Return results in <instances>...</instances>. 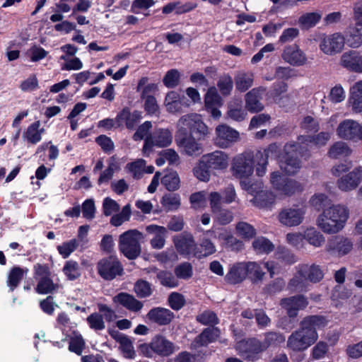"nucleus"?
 Wrapping results in <instances>:
<instances>
[{
  "label": "nucleus",
  "mask_w": 362,
  "mask_h": 362,
  "mask_svg": "<svg viewBox=\"0 0 362 362\" xmlns=\"http://www.w3.org/2000/svg\"><path fill=\"white\" fill-rule=\"evenodd\" d=\"M321 14L317 12L307 13L302 15L299 19V24L305 28H310L315 26L321 19Z\"/></svg>",
  "instance_id": "nucleus-51"
},
{
  "label": "nucleus",
  "mask_w": 362,
  "mask_h": 362,
  "mask_svg": "<svg viewBox=\"0 0 362 362\" xmlns=\"http://www.w3.org/2000/svg\"><path fill=\"white\" fill-rule=\"evenodd\" d=\"M156 279L162 286L165 287L175 288L178 286V280L168 271L160 270L157 274Z\"/></svg>",
  "instance_id": "nucleus-49"
},
{
  "label": "nucleus",
  "mask_w": 362,
  "mask_h": 362,
  "mask_svg": "<svg viewBox=\"0 0 362 362\" xmlns=\"http://www.w3.org/2000/svg\"><path fill=\"white\" fill-rule=\"evenodd\" d=\"M204 104L206 108L222 105V98L214 86L208 88L204 96Z\"/></svg>",
  "instance_id": "nucleus-48"
},
{
  "label": "nucleus",
  "mask_w": 362,
  "mask_h": 362,
  "mask_svg": "<svg viewBox=\"0 0 362 362\" xmlns=\"http://www.w3.org/2000/svg\"><path fill=\"white\" fill-rule=\"evenodd\" d=\"M296 272L291 279L290 288L301 291L305 287L308 281L318 283L324 278L322 267L316 264H302L296 267Z\"/></svg>",
  "instance_id": "nucleus-7"
},
{
  "label": "nucleus",
  "mask_w": 362,
  "mask_h": 362,
  "mask_svg": "<svg viewBox=\"0 0 362 362\" xmlns=\"http://www.w3.org/2000/svg\"><path fill=\"white\" fill-rule=\"evenodd\" d=\"M266 90L265 87L259 86L252 88L245 94V108L247 111L255 113L261 112L264 109V105L261 103V100Z\"/></svg>",
  "instance_id": "nucleus-22"
},
{
  "label": "nucleus",
  "mask_w": 362,
  "mask_h": 362,
  "mask_svg": "<svg viewBox=\"0 0 362 362\" xmlns=\"http://www.w3.org/2000/svg\"><path fill=\"white\" fill-rule=\"evenodd\" d=\"M276 149L277 146L275 144H271L263 151H257L255 154L251 151H244L236 155L231 163L232 175L241 180L244 188L246 183L243 180L252 175L255 168L257 176L262 177L266 174L268 158Z\"/></svg>",
  "instance_id": "nucleus-1"
},
{
  "label": "nucleus",
  "mask_w": 362,
  "mask_h": 362,
  "mask_svg": "<svg viewBox=\"0 0 362 362\" xmlns=\"http://www.w3.org/2000/svg\"><path fill=\"white\" fill-rule=\"evenodd\" d=\"M349 214V209L346 205L333 204L319 215L317 225L325 233H337L344 228Z\"/></svg>",
  "instance_id": "nucleus-4"
},
{
  "label": "nucleus",
  "mask_w": 362,
  "mask_h": 362,
  "mask_svg": "<svg viewBox=\"0 0 362 362\" xmlns=\"http://www.w3.org/2000/svg\"><path fill=\"white\" fill-rule=\"evenodd\" d=\"M40 121H35L30 124L23 132V139L28 144L35 145L42 140V135L45 132V129L40 127Z\"/></svg>",
  "instance_id": "nucleus-34"
},
{
  "label": "nucleus",
  "mask_w": 362,
  "mask_h": 362,
  "mask_svg": "<svg viewBox=\"0 0 362 362\" xmlns=\"http://www.w3.org/2000/svg\"><path fill=\"white\" fill-rule=\"evenodd\" d=\"M146 231L151 236L150 244L154 250H161L165 245V240L168 236V229L164 226L151 224L146 227Z\"/></svg>",
  "instance_id": "nucleus-24"
},
{
  "label": "nucleus",
  "mask_w": 362,
  "mask_h": 362,
  "mask_svg": "<svg viewBox=\"0 0 362 362\" xmlns=\"http://www.w3.org/2000/svg\"><path fill=\"white\" fill-rule=\"evenodd\" d=\"M176 129L187 134L189 130V134H195L198 140H205L211 134L209 127L203 121L202 116L197 113L187 114L180 117L176 123Z\"/></svg>",
  "instance_id": "nucleus-8"
},
{
  "label": "nucleus",
  "mask_w": 362,
  "mask_h": 362,
  "mask_svg": "<svg viewBox=\"0 0 362 362\" xmlns=\"http://www.w3.org/2000/svg\"><path fill=\"white\" fill-rule=\"evenodd\" d=\"M175 144L182 155L197 158L204 152L203 144L193 135L180 132L176 130L175 136Z\"/></svg>",
  "instance_id": "nucleus-12"
},
{
  "label": "nucleus",
  "mask_w": 362,
  "mask_h": 362,
  "mask_svg": "<svg viewBox=\"0 0 362 362\" xmlns=\"http://www.w3.org/2000/svg\"><path fill=\"white\" fill-rule=\"evenodd\" d=\"M305 147L298 143H288L284 146V153L281 156L279 165L281 169L288 175H294L301 168V161L299 156L303 157L306 152Z\"/></svg>",
  "instance_id": "nucleus-10"
},
{
  "label": "nucleus",
  "mask_w": 362,
  "mask_h": 362,
  "mask_svg": "<svg viewBox=\"0 0 362 362\" xmlns=\"http://www.w3.org/2000/svg\"><path fill=\"white\" fill-rule=\"evenodd\" d=\"M252 247L258 254H268L274 250L273 243L264 237H259L252 243Z\"/></svg>",
  "instance_id": "nucleus-46"
},
{
  "label": "nucleus",
  "mask_w": 362,
  "mask_h": 362,
  "mask_svg": "<svg viewBox=\"0 0 362 362\" xmlns=\"http://www.w3.org/2000/svg\"><path fill=\"white\" fill-rule=\"evenodd\" d=\"M330 139V135L329 133L326 132H320L315 136H300L298 138L297 142L301 146H304V150L305 152L308 151V147H312L313 146H321L326 144V143Z\"/></svg>",
  "instance_id": "nucleus-35"
},
{
  "label": "nucleus",
  "mask_w": 362,
  "mask_h": 362,
  "mask_svg": "<svg viewBox=\"0 0 362 362\" xmlns=\"http://www.w3.org/2000/svg\"><path fill=\"white\" fill-rule=\"evenodd\" d=\"M308 304L307 299L303 296H293L282 299L281 305L287 311V314L291 317L297 315L299 310L304 309Z\"/></svg>",
  "instance_id": "nucleus-26"
},
{
  "label": "nucleus",
  "mask_w": 362,
  "mask_h": 362,
  "mask_svg": "<svg viewBox=\"0 0 362 362\" xmlns=\"http://www.w3.org/2000/svg\"><path fill=\"white\" fill-rule=\"evenodd\" d=\"M227 109V117L233 121L241 122L247 117V110L243 107L240 98H232L228 103Z\"/></svg>",
  "instance_id": "nucleus-28"
},
{
  "label": "nucleus",
  "mask_w": 362,
  "mask_h": 362,
  "mask_svg": "<svg viewBox=\"0 0 362 362\" xmlns=\"http://www.w3.org/2000/svg\"><path fill=\"white\" fill-rule=\"evenodd\" d=\"M142 118L141 112L134 111L130 113L128 109H124L116 117V123L119 127L126 126L128 129H133Z\"/></svg>",
  "instance_id": "nucleus-32"
},
{
  "label": "nucleus",
  "mask_w": 362,
  "mask_h": 362,
  "mask_svg": "<svg viewBox=\"0 0 362 362\" xmlns=\"http://www.w3.org/2000/svg\"><path fill=\"white\" fill-rule=\"evenodd\" d=\"M147 317L159 325H166L174 318V313L167 308L158 307L151 309Z\"/></svg>",
  "instance_id": "nucleus-30"
},
{
  "label": "nucleus",
  "mask_w": 362,
  "mask_h": 362,
  "mask_svg": "<svg viewBox=\"0 0 362 362\" xmlns=\"http://www.w3.org/2000/svg\"><path fill=\"white\" fill-rule=\"evenodd\" d=\"M229 156L224 151L216 150L203 155L193 168L194 175L202 182L210 180L211 174L225 171L228 167Z\"/></svg>",
  "instance_id": "nucleus-3"
},
{
  "label": "nucleus",
  "mask_w": 362,
  "mask_h": 362,
  "mask_svg": "<svg viewBox=\"0 0 362 362\" xmlns=\"http://www.w3.org/2000/svg\"><path fill=\"white\" fill-rule=\"evenodd\" d=\"M63 272L70 281H74L81 276L79 265L73 260L66 262L63 268Z\"/></svg>",
  "instance_id": "nucleus-52"
},
{
  "label": "nucleus",
  "mask_w": 362,
  "mask_h": 362,
  "mask_svg": "<svg viewBox=\"0 0 362 362\" xmlns=\"http://www.w3.org/2000/svg\"><path fill=\"white\" fill-rule=\"evenodd\" d=\"M134 291L139 298H146L152 294L151 285L143 279L138 280L134 285Z\"/></svg>",
  "instance_id": "nucleus-57"
},
{
  "label": "nucleus",
  "mask_w": 362,
  "mask_h": 362,
  "mask_svg": "<svg viewBox=\"0 0 362 362\" xmlns=\"http://www.w3.org/2000/svg\"><path fill=\"white\" fill-rule=\"evenodd\" d=\"M98 273L105 280L113 279V259L110 256L101 259L98 264Z\"/></svg>",
  "instance_id": "nucleus-41"
},
{
  "label": "nucleus",
  "mask_w": 362,
  "mask_h": 362,
  "mask_svg": "<svg viewBox=\"0 0 362 362\" xmlns=\"http://www.w3.org/2000/svg\"><path fill=\"white\" fill-rule=\"evenodd\" d=\"M341 65L356 73H362V54L356 52H347L341 57Z\"/></svg>",
  "instance_id": "nucleus-27"
},
{
  "label": "nucleus",
  "mask_w": 362,
  "mask_h": 362,
  "mask_svg": "<svg viewBox=\"0 0 362 362\" xmlns=\"http://www.w3.org/2000/svg\"><path fill=\"white\" fill-rule=\"evenodd\" d=\"M282 59L293 66H302L308 64L306 54L296 45L286 46L281 54Z\"/></svg>",
  "instance_id": "nucleus-20"
},
{
  "label": "nucleus",
  "mask_w": 362,
  "mask_h": 362,
  "mask_svg": "<svg viewBox=\"0 0 362 362\" xmlns=\"http://www.w3.org/2000/svg\"><path fill=\"white\" fill-rule=\"evenodd\" d=\"M285 341V337L281 334L268 333L263 341L257 339H249L238 341L235 346L239 354L250 361H254L258 358L257 355L266 350L274 344H280Z\"/></svg>",
  "instance_id": "nucleus-5"
},
{
  "label": "nucleus",
  "mask_w": 362,
  "mask_h": 362,
  "mask_svg": "<svg viewBox=\"0 0 362 362\" xmlns=\"http://www.w3.org/2000/svg\"><path fill=\"white\" fill-rule=\"evenodd\" d=\"M35 278L37 281L35 291L40 294L52 293L59 288V285L50 278V271L47 265L37 264L34 267Z\"/></svg>",
  "instance_id": "nucleus-14"
},
{
  "label": "nucleus",
  "mask_w": 362,
  "mask_h": 362,
  "mask_svg": "<svg viewBox=\"0 0 362 362\" xmlns=\"http://www.w3.org/2000/svg\"><path fill=\"white\" fill-rule=\"evenodd\" d=\"M175 247L178 252L195 256L197 247L193 238L190 235H180L173 238Z\"/></svg>",
  "instance_id": "nucleus-29"
},
{
  "label": "nucleus",
  "mask_w": 362,
  "mask_h": 362,
  "mask_svg": "<svg viewBox=\"0 0 362 362\" xmlns=\"http://www.w3.org/2000/svg\"><path fill=\"white\" fill-rule=\"evenodd\" d=\"M144 239V235L138 230H129L119 236V246L120 251L129 259H136L141 252L139 242Z\"/></svg>",
  "instance_id": "nucleus-11"
},
{
  "label": "nucleus",
  "mask_w": 362,
  "mask_h": 362,
  "mask_svg": "<svg viewBox=\"0 0 362 362\" xmlns=\"http://www.w3.org/2000/svg\"><path fill=\"white\" fill-rule=\"evenodd\" d=\"M353 249V241L348 238L337 236L331 239L327 245V250L334 252L339 256H344Z\"/></svg>",
  "instance_id": "nucleus-25"
},
{
  "label": "nucleus",
  "mask_w": 362,
  "mask_h": 362,
  "mask_svg": "<svg viewBox=\"0 0 362 362\" xmlns=\"http://www.w3.org/2000/svg\"><path fill=\"white\" fill-rule=\"evenodd\" d=\"M146 161L144 159H137L135 161L129 163L126 168L130 172L134 178H140L144 173V167Z\"/></svg>",
  "instance_id": "nucleus-56"
},
{
  "label": "nucleus",
  "mask_w": 362,
  "mask_h": 362,
  "mask_svg": "<svg viewBox=\"0 0 362 362\" xmlns=\"http://www.w3.org/2000/svg\"><path fill=\"white\" fill-rule=\"evenodd\" d=\"M220 335V330L216 327H209L205 329L198 335L191 344L192 349H197L200 346H206L216 340Z\"/></svg>",
  "instance_id": "nucleus-33"
},
{
  "label": "nucleus",
  "mask_w": 362,
  "mask_h": 362,
  "mask_svg": "<svg viewBox=\"0 0 362 362\" xmlns=\"http://www.w3.org/2000/svg\"><path fill=\"white\" fill-rule=\"evenodd\" d=\"M327 322L326 318L321 315L305 317L300 322V329L292 333L288 337V347L293 351L306 349L317 341V329L325 327Z\"/></svg>",
  "instance_id": "nucleus-2"
},
{
  "label": "nucleus",
  "mask_w": 362,
  "mask_h": 362,
  "mask_svg": "<svg viewBox=\"0 0 362 362\" xmlns=\"http://www.w3.org/2000/svg\"><path fill=\"white\" fill-rule=\"evenodd\" d=\"M206 192L204 191L198 192L192 194L190 197V203L193 208L200 209L206 205L207 196Z\"/></svg>",
  "instance_id": "nucleus-63"
},
{
  "label": "nucleus",
  "mask_w": 362,
  "mask_h": 362,
  "mask_svg": "<svg viewBox=\"0 0 362 362\" xmlns=\"http://www.w3.org/2000/svg\"><path fill=\"white\" fill-rule=\"evenodd\" d=\"M78 246L76 239H71L57 246V250L63 258H67Z\"/></svg>",
  "instance_id": "nucleus-58"
},
{
  "label": "nucleus",
  "mask_w": 362,
  "mask_h": 362,
  "mask_svg": "<svg viewBox=\"0 0 362 362\" xmlns=\"http://www.w3.org/2000/svg\"><path fill=\"white\" fill-rule=\"evenodd\" d=\"M161 204L165 211H175L180 204V197L177 194H166L161 199Z\"/></svg>",
  "instance_id": "nucleus-47"
},
{
  "label": "nucleus",
  "mask_w": 362,
  "mask_h": 362,
  "mask_svg": "<svg viewBox=\"0 0 362 362\" xmlns=\"http://www.w3.org/2000/svg\"><path fill=\"white\" fill-rule=\"evenodd\" d=\"M346 42L350 47H358L362 44V25L350 27L346 33Z\"/></svg>",
  "instance_id": "nucleus-40"
},
{
  "label": "nucleus",
  "mask_w": 362,
  "mask_h": 362,
  "mask_svg": "<svg viewBox=\"0 0 362 362\" xmlns=\"http://www.w3.org/2000/svg\"><path fill=\"white\" fill-rule=\"evenodd\" d=\"M214 219L221 225H226L230 223L233 219V214L231 211L226 209H219L213 212Z\"/></svg>",
  "instance_id": "nucleus-60"
},
{
  "label": "nucleus",
  "mask_w": 362,
  "mask_h": 362,
  "mask_svg": "<svg viewBox=\"0 0 362 362\" xmlns=\"http://www.w3.org/2000/svg\"><path fill=\"white\" fill-rule=\"evenodd\" d=\"M217 86L223 95H229L233 88V81L231 76L228 74L221 76L217 82Z\"/></svg>",
  "instance_id": "nucleus-54"
},
{
  "label": "nucleus",
  "mask_w": 362,
  "mask_h": 362,
  "mask_svg": "<svg viewBox=\"0 0 362 362\" xmlns=\"http://www.w3.org/2000/svg\"><path fill=\"white\" fill-rule=\"evenodd\" d=\"M116 299L118 303L127 309L133 312H138L143 307L141 302L136 300L133 296L126 293H121L118 294L116 296Z\"/></svg>",
  "instance_id": "nucleus-38"
},
{
  "label": "nucleus",
  "mask_w": 362,
  "mask_h": 362,
  "mask_svg": "<svg viewBox=\"0 0 362 362\" xmlns=\"http://www.w3.org/2000/svg\"><path fill=\"white\" fill-rule=\"evenodd\" d=\"M345 38L339 33L323 35L320 40L319 48L326 55L339 53L344 46Z\"/></svg>",
  "instance_id": "nucleus-18"
},
{
  "label": "nucleus",
  "mask_w": 362,
  "mask_h": 362,
  "mask_svg": "<svg viewBox=\"0 0 362 362\" xmlns=\"http://www.w3.org/2000/svg\"><path fill=\"white\" fill-rule=\"evenodd\" d=\"M245 263L247 275H249L253 281L262 280L265 273L263 272L260 264L255 262H248Z\"/></svg>",
  "instance_id": "nucleus-53"
},
{
  "label": "nucleus",
  "mask_w": 362,
  "mask_h": 362,
  "mask_svg": "<svg viewBox=\"0 0 362 362\" xmlns=\"http://www.w3.org/2000/svg\"><path fill=\"white\" fill-rule=\"evenodd\" d=\"M362 182V166L355 168L349 173L341 176L337 181V187L343 192L351 191Z\"/></svg>",
  "instance_id": "nucleus-21"
},
{
  "label": "nucleus",
  "mask_w": 362,
  "mask_h": 362,
  "mask_svg": "<svg viewBox=\"0 0 362 362\" xmlns=\"http://www.w3.org/2000/svg\"><path fill=\"white\" fill-rule=\"evenodd\" d=\"M329 202V199L327 195L324 193H315L309 200L310 204L317 211L324 208Z\"/></svg>",
  "instance_id": "nucleus-61"
},
{
  "label": "nucleus",
  "mask_w": 362,
  "mask_h": 362,
  "mask_svg": "<svg viewBox=\"0 0 362 362\" xmlns=\"http://www.w3.org/2000/svg\"><path fill=\"white\" fill-rule=\"evenodd\" d=\"M216 249L214 245L208 239H204L200 244L199 247H197L195 257L201 258L206 257L215 252Z\"/></svg>",
  "instance_id": "nucleus-59"
},
{
  "label": "nucleus",
  "mask_w": 362,
  "mask_h": 362,
  "mask_svg": "<svg viewBox=\"0 0 362 362\" xmlns=\"http://www.w3.org/2000/svg\"><path fill=\"white\" fill-rule=\"evenodd\" d=\"M337 134L343 139L362 141V124L354 119H345L339 123Z\"/></svg>",
  "instance_id": "nucleus-19"
},
{
  "label": "nucleus",
  "mask_w": 362,
  "mask_h": 362,
  "mask_svg": "<svg viewBox=\"0 0 362 362\" xmlns=\"http://www.w3.org/2000/svg\"><path fill=\"white\" fill-rule=\"evenodd\" d=\"M236 231L239 236L245 239H251L256 234V230L248 223L240 221L236 225Z\"/></svg>",
  "instance_id": "nucleus-55"
},
{
  "label": "nucleus",
  "mask_w": 362,
  "mask_h": 362,
  "mask_svg": "<svg viewBox=\"0 0 362 362\" xmlns=\"http://www.w3.org/2000/svg\"><path fill=\"white\" fill-rule=\"evenodd\" d=\"M180 78V74L177 69H170L165 74L163 82L166 87L172 88L179 84Z\"/></svg>",
  "instance_id": "nucleus-62"
},
{
  "label": "nucleus",
  "mask_w": 362,
  "mask_h": 362,
  "mask_svg": "<svg viewBox=\"0 0 362 362\" xmlns=\"http://www.w3.org/2000/svg\"><path fill=\"white\" fill-rule=\"evenodd\" d=\"M254 82V74L250 71H240L235 76V88L240 92L247 90Z\"/></svg>",
  "instance_id": "nucleus-37"
},
{
  "label": "nucleus",
  "mask_w": 362,
  "mask_h": 362,
  "mask_svg": "<svg viewBox=\"0 0 362 362\" xmlns=\"http://www.w3.org/2000/svg\"><path fill=\"white\" fill-rule=\"evenodd\" d=\"M161 183L168 191H175L180 187V177L177 172L170 171L162 177Z\"/></svg>",
  "instance_id": "nucleus-45"
},
{
  "label": "nucleus",
  "mask_w": 362,
  "mask_h": 362,
  "mask_svg": "<svg viewBox=\"0 0 362 362\" xmlns=\"http://www.w3.org/2000/svg\"><path fill=\"white\" fill-rule=\"evenodd\" d=\"M351 152V149L346 143L338 141L330 148L329 156L332 158L337 159L349 156Z\"/></svg>",
  "instance_id": "nucleus-44"
},
{
  "label": "nucleus",
  "mask_w": 362,
  "mask_h": 362,
  "mask_svg": "<svg viewBox=\"0 0 362 362\" xmlns=\"http://www.w3.org/2000/svg\"><path fill=\"white\" fill-rule=\"evenodd\" d=\"M173 141L172 132L168 129H158L150 136H147L143 146V154L148 156L152 152L153 147H166Z\"/></svg>",
  "instance_id": "nucleus-15"
},
{
  "label": "nucleus",
  "mask_w": 362,
  "mask_h": 362,
  "mask_svg": "<svg viewBox=\"0 0 362 362\" xmlns=\"http://www.w3.org/2000/svg\"><path fill=\"white\" fill-rule=\"evenodd\" d=\"M138 349L143 356L152 358L154 356L168 357L179 348L163 335L156 334L150 342L140 344Z\"/></svg>",
  "instance_id": "nucleus-6"
},
{
  "label": "nucleus",
  "mask_w": 362,
  "mask_h": 362,
  "mask_svg": "<svg viewBox=\"0 0 362 362\" xmlns=\"http://www.w3.org/2000/svg\"><path fill=\"white\" fill-rule=\"evenodd\" d=\"M115 341L119 344V349L125 358H134L135 351L131 339L122 333L115 332Z\"/></svg>",
  "instance_id": "nucleus-36"
},
{
  "label": "nucleus",
  "mask_w": 362,
  "mask_h": 362,
  "mask_svg": "<svg viewBox=\"0 0 362 362\" xmlns=\"http://www.w3.org/2000/svg\"><path fill=\"white\" fill-rule=\"evenodd\" d=\"M239 139V132L227 124H218L215 129L214 144L221 148L230 147Z\"/></svg>",
  "instance_id": "nucleus-16"
},
{
  "label": "nucleus",
  "mask_w": 362,
  "mask_h": 362,
  "mask_svg": "<svg viewBox=\"0 0 362 362\" xmlns=\"http://www.w3.org/2000/svg\"><path fill=\"white\" fill-rule=\"evenodd\" d=\"M218 239L222 241L227 247L232 250H240L243 248V243L233 236L230 233L223 230L218 235Z\"/></svg>",
  "instance_id": "nucleus-43"
},
{
  "label": "nucleus",
  "mask_w": 362,
  "mask_h": 362,
  "mask_svg": "<svg viewBox=\"0 0 362 362\" xmlns=\"http://www.w3.org/2000/svg\"><path fill=\"white\" fill-rule=\"evenodd\" d=\"M305 209L299 205H293L283 208L279 213L278 220L285 226L293 227L299 226L304 219Z\"/></svg>",
  "instance_id": "nucleus-17"
},
{
  "label": "nucleus",
  "mask_w": 362,
  "mask_h": 362,
  "mask_svg": "<svg viewBox=\"0 0 362 362\" xmlns=\"http://www.w3.org/2000/svg\"><path fill=\"white\" fill-rule=\"evenodd\" d=\"M245 262H238L232 265L225 276V280L231 284L242 282L247 277Z\"/></svg>",
  "instance_id": "nucleus-31"
},
{
  "label": "nucleus",
  "mask_w": 362,
  "mask_h": 362,
  "mask_svg": "<svg viewBox=\"0 0 362 362\" xmlns=\"http://www.w3.org/2000/svg\"><path fill=\"white\" fill-rule=\"evenodd\" d=\"M262 183L245 184L244 186V189L254 197L250 202L255 206L259 209H271L278 197L272 191L262 190Z\"/></svg>",
  "instance_id": "nucleus-13"
},
{
  "label": "nucleus",
  "mask_w": 362,
  "mask_h": 362,
  "mask_svg": "<svg viewBox=\"0 0 362 362\" xmlns=\"http://www.w3.org/2000/svg\"><path fill=\"white\" fill-rule=\"evenodd\" d=\"M28 271V269H22L19 267H14L11 270L7 279V285L10 291H13L18 286L24 274H27Z\"/></svg>",
  "instance_id": "nucleus-42"
},
{
  "label": "nucleus",
  "mask_w": 362,
  "mask_h": 362,
  "mask_svg": "<svg viewBox=\"0 0 362 362\" xmlns=\"http://www.w3.org/2000/svg\"><path fill=\"white\" fill-rule=\"evenodd\" d=\"M164 106L168 112L177 114L183 111V107H189V103L185 100L184 95L172 90L167 93L164 100Z\"/></svg>",
  "instance_id": "nucleus-23"
},
{
  "label": "nucleus",
  "mask_w": 362,
  "mask_h": 362,
  "mask_svg": "<svg viewBox=\"0 0 362 362\" xmlns=\"http://www.w3.org/2000/svg\"><path fill=\"white\" fill-rule=\"evenodd\" d=\"M147 81V78H142L138 84V90L141 92L142 99L153 97V95L158 91V86L155 83L146 84Z\"/></svg>",
  "instance_id": "nucleus-50"
},
{
  "label": "nucleus",
  "mask_w": 362,
  "mask_h": 362,
  "mask_svg": "<svg viewBox=\"0 0 362 362\" xmlns=\"http://www.w3.org/2000/svg\"><path fill=\"white\" fill-rule=\"evenodd\" d=\"M300 127L306 132H316L319 130V123L316 118L308 115L303 117Z\"/></svg>",
  "instance_id": "nucleus-64"
},
{
  "label": "nucleus",
  "mask_w": 362,
  "mask_h": 362,
  "mask_svg": "<svg viewBox=\"0 0 362 362\" xmlns=\"http://www.w3.org/2000/svg\"><path fill=\"white\" fill-rule=\"evenodd\" d=\"M269 182L279 199L291 197L303 190V186L299 181L286 177L278 171L270 174Z\"/></svg>",
  "instance_id": "nucleus-9"
},
{
  "label": "nucleus",
  "mask_w": 362,
  "mask_h": 362,
  "mask_svg": "<svg viewBox=\"0 0 362 362\" xmlns=\"http://www.w3.org/2000/svg\"><path fill=\"white\" fill-rule=\"evenodd\" d=\"M303 235L304 239L315 247H321L325 242L324 235L313 227L307 228L304 231Z\"/></svg>",
  "instance_id": "nucleus-39"
}]
</instances>
